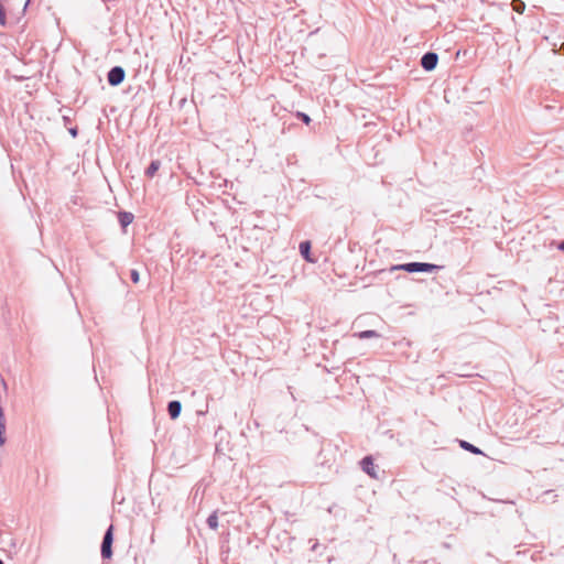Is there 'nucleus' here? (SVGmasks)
<instances>
[{
    "mask_svg": "<svg viewBox=\"0 0 564 564\" xmlns=\"http://www.w3.org/2000/svg\"><path fill=\"white\" fill-rule=\"evenodd\" d=\"M113 530V525L110 524L104 533L100 545V554L102 560H110L112 557Z\"/></svg>",
    "mask_w": 564,
    "mask_h": 564,
    "instance_id": "obj_1",
    "label": "nucleus"
},
{
    "mask_svg": "<svg viewBox=\"0 0 564 564\" xmlns=\"http://www.w3.org/2000/svg\"><path fill=\"white\" fill-rule=\"evenodd\" d=\"M437 268V265L431 263L411 262L395 265L392 270H403L406 272H431Z\"/></svg>",
    "mask_w": 564,
    "mask_h": 564,
    "instance_id": "obj_2",
    "label": "nucleus"
},
{
    "mask_svg": "<svg viewBox=\"0 0 564 564\" xmlns=\"http://www.w3.org/2000/svg\"><path fill=\"white\" fill-rule=\"evenodd\" d=\"M126 78V70L122 66H113L107 73V82L110 86L117 87Z\"/></svg>",
    "mask_w": 564,
    "mask_h": 564,
    "instance_id": "obj_3",
    "label": "nucleus"
},
{
    "mask_svg": "<svg viewBox=\"0 0 564 564\" xmlns=\"http://www.w3.org/2000/svg\"><path fill=\"white\" fill-rule=\"evenodd\" d=\"M438 56L435 53H426L421 59V65L425 70H433L437 65Z\"/></svg>",
    "mask_w": 564,
    "mask_h": 564,
    "instance_id": "obj_4",
    "label": "nucleus"
},
{
    "mask_svg": "<svg viewBox=\"0 0 564 564\" xmlns=\"http://www.w3.org/2000/svg\"><path fill=\"white\" fill-rule=\"evenodd\" d=\"M361 467H362V470L365 473H367L371 478H375V479L378 478V474H377V470H376V465H375L373 459H372L371 456H366L361 460Z\"/></svg>",
    "mask_w": 564,
    "mask_h": 564,
    "instance_id": "obj_5",
    "label": "nucleus"
},
{
    "mask_svg": "<svg viewBox=\"0 0 564 564\" xmlns=\"http://www.w3.org/2000/svg\"><path fill=\"white\" fill-rule=\"evenodd\" d=\"M182 403L178 400H172L167 403V413L171 420H176L181 415Z\"/></svg>",
    "mask_w": 564,
    "mask_h": 564,
    "instance_id": "obj_6",
    "label": "nucleus"
},
{
    "mask_svg": "<svg viewBox=\"0 0 564 564\" xmlns=\"http://www.w3.org/2000/svg\"><path fill=\"white\" fill-rule=\"evenodd\" d=\"M299 250L303 259H305L307 262H315V260L312 258V242L310 240H304L300 243Z\"/></svg>",
    "mask_w": 564,
    "mask_h": 564,
    "instance_id": "obj_7",
    "label": "nucleus"
},
{
    "mask_svg": "<svg viewBox=\"0 0 564 564\" xmlns=\"http://www.w3.org/2000/svg\"><path fill=\"white\" fill-rule=\"evenodd\" d=\"M134 216L130 212L120 210L118 213V221L123 230L133 221Z\"/></svg>",
    "mask_w": 564,
    "mask_h": 564,
    "instance_id": "obj_8",
    "label": "nucleus"
},
{
    "mask_svg": "<svg viewBox=\"0 0 564 564\" xmlns=\"http://www.w3.org/2000/svg\"><path fill=\"white\" fill-rule=\"evenodd\" d=\"M161 167V161L160 160H152L148 167L144 171V174L147 177L152 178L158 173V171Z\"/></svg>",
    "mask_w": 564,
    "mask_h": 564,
    "instance_id": "obj_9",
    "label": "nucleus"
},
{
    "mask_svg": "<svg viewBox=\"0 0 564 564\" xmlns=\"http://www.w3.org/2000/svg\"><path fill=\"white\" fill-rule=\"evenodd\" d=\"M6 432V416H4V410L0 405V446L4 445L6 437L3 436Z\"/></svg>",
    "mask_w": 564,
    "mask_h": 564,
    "instance_id": "obj_10",
    "label": "nucleus"
},
{
    "mask_svg": "<svg viewBox=\"0 0 564 564\" xmlns=\"http://www.w3.org/2000/svg\"><path fill=\"white\" fill-rule=\"evenodd\" d=\"M207 525L213 529V530H216L218 528V516L216 512H213L208 516L207 520Z\"/></svg>",
    "mask_w": 564,
    "mask_h": 564,
    "instance_id": "obj_11",
    "label": "nucleus"
},
{
    "mask_svg": "<svg viewBox=\"0 0 564 564\" xmlns=\"http://www.w3.org/2000/svg\"><path fill=\"white\" fill-rule=\"evenodd\" d=\"M460 446L473 454H481V451L479 448L475 447L474 445L469 444L466 441H460Z\"/></svg>",
    "mask_w": 564,
    "mask_h": 564,
    "instance_id": "obj_12",
    "label": "nucleus"
},
{
    "mask_svg": "<svg viewBox=\"0 0 564 564\" xmlns=\"http://www.w3.org/2000/svg\"><path fill=\"white\" fill-rule=\"evenodd\" d=\"M511 6H512V9L518 13H522L525 8L524 2L521 0H512Z\"/></svg>",
    "mask_w": 564,
    "mask_h": 564,
    "instance_id": "obj_13",
    "label": "nucleus"
},
{
    "mask_svg": "<svg viewBox=\"0 0 564 564\" xmlns=\"http://www.w3.org/2000/svg\"><path fill=\"white\" fill-rule=\"evenodd\" d=\"M295 117L301 120L303 123H305L306 126H308L311 122H312V119L311 117L305 113V112H302V111H297L295 113Z\"/></svg>",
    "mask_w": 564,
    "mask_h": 564,
    "instance_id": "obj_14",
    "label": "nucleus"
},
{
    "mask_svg": "<svg viewBox=\"0 0 564 564\" xmlns=\"http://www.w3.org/2000/svg\"><path fill=\"white\" fill-rule=\"evenodd\" d=\"M379 335L375 330H365L358 334V337L360 339L364 338H371V337H378Z\"/></svg>",
    "mask_w": 564,
    "mask_h": 564,
    "instance_id": "obj_15",
    "label": "nucleus"
},
{
    "mask_svg": "<svg viewBox=\"0 0 564 564\" xmlns=\"http://www.w3.org/2000/svg\"><path fill=\"white\" fill-rule=\"evenodd\" d=\"M129 275L133 283H138L140 281V273L138 270H135V269L130 270Z\"/></svg>",
    "mask_w": 564,
    "mask_h": 564,
    "instance_id": "obj_16",
    "label": "nucleus"
},
{
    "mask_svg": "<svg viewBox=\"0 0 564 564\" xmlns=\"http://www.w3.org/2000/svg\"><path fill=\"white\" fill-rule=\"evenodd\" d=\"M0 24L1 25H6L7 24L6 9H4V7L1 3H0Z\"/></svg>",
    "mask_w": 564,
    "mask_h": 564,
    "instance_id": "obj_17",
    "label": "nucleus"
},
{
    "mask_svg": "<svg viewBox=\"0 0 564 564\" xmlns=\"http://www.w3.org/2000/svg\"><path fill=\"white\" fill-rule=\"evenodd\" d=\"M68 132H69V134L73 138H76L78 135V128L77 127H72V128L68 129Z\"/></svg>",
    "mask_w": 564,
    "mask_h": 564,
    "instance_id": "obj_18",
    "label": "nucleus"
},
{
    "mask_svg": "<svg viewBox=\"0 0 564 564\" xmlns=\"http://www.w3.org/2000/svg\"><path fill=\"white\" fill-rule=\"evenodd\" d=\"M63 121L65 124H68L70 122V118L66 115L63 116Z\"/></svg>",
    "mask_w": 564,
    "mask_h": 564,
    "instance_id": "obj_19",
    "label": "nucleus"
},
{
    "mask_svg": "<svg viewBox=\"0 0 564 564\" xmlns=\"http://www.w3.org/2000/svg\"><path fill=\"white\" fill-rule=\"evenodd\" d=\"M560 249L564 251V240L562 241V243L560 245Z\"/></svg>",
    "mask_w": 564,
    "mask_h": 564,
    "instance_id": "obj_20",
    "label": "nucleus"
},
{
    "mask_svg": "<svg viewBox=\"0 0 564 564\" xmlns=\"http://www.w3.org/2000/svg\"><path fill=\"white\" fill-rule=\"evenodd\" d=\"M29 3H30V0H26V2H25V4H24V9H23V10H25V9H26V7L29 6Z\"/></svg>",
    "mask_w": 564,
    "mask_h": 564,
    "instance_id": "obj_21",
    "label": "nucleus"
},
{
    "mask_svg": "<svg viewBox=\"0 0 564 564\" xmlns=\"http://www.w3.org/2000/svg\"><path fill=\"white\" fill-rule=\"evenodd\" d=\"M185 102H186V99H185V98L181 99V101H180L181 106H182L183 104H185Z\"/></svg>",
    "mask_w": 564,
    "mask_h": 564,
    "instance_id": "obj_22",
    "label": "nucleus"
},
{
    "mask_svg": "<svg viewBox=\"0 0 564 564\" xmlns=\"http://www.w3.org/2000/svg\"><path fill=\"white\" fill-rule=\"evenodd\" d=\"M316 547H317V543H314L311 549L314 551Z\"/></svg>",
    "mask_w": 564,
    "mask_h": 564,
    "instance_id": "obj_23",
    "label": "nucleus"
},
{
    "mask_svg": "<svg viewBox=\"0 0 564 564\" xmlns=\"http://www.w3.org/2000/svg\"><path fill=\"white\" fill-rule=\"evenodd\" d=\"M0 564H4V562L0 558Z\"/></svg>",
    "mask_w": 564,
    "mask_h": 564,
    "instance_id": "obj_24",
    "label": "nucleus"
}]
</instances>
